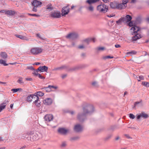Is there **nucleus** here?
Here are the masks:
<instances>
[{
  "instance_id": "1",
  "label": "nucleus",
  "mask_w": 149,
  "mask_h": 149,
  "mask_svg": "<svg viewBox=\"0 0 149 149\" xmlns=\"http://www.w3.org/2000/svg\"><path fill=\"white\" fill-rule=\"evenodd\" d=\"M83 112L78 114L77 119L81 122H83L86 119V115L90 114L94 111V108L92 104L84 102L82 105Z\"/></svg>"
},
{
  "instance_id": "14",
  "label": "nucleus",
  "mask_w": 149,
  "mask_h": 149,
  "mask_svg": "<svg viewBox=\"0 0 149 149\" xmlns=\"http://www.w3.org/2000/svg\"><path fill=\"white\" fill-rule=\"evenodd\" d=\"M30 140L31 141H33L38 139L39 138L38 134L34 133L30 135Z\"/></svg>"
},
{
  "instance_id": "60",
  "label": "nucleus",
  "mask_w": 149,
  "mask_h": 149,
  "mask_svg": "<svg viewBox=\"0 0 149 149\" xmlns=\"http://www.w3.org/2000/svg\"><path fill=\"white\" fill-rule=\"evenodd\" d=\"M142 53H143V54H144V56H145L147 55H149V54H147V52L145 51H143Z\"/></svg>"
},
{
  "instance_id": "42",
  "label": "nucleus",
  "mask_w": 149,
  "mask_h": 149,
  "mask_svg": "<svg viewBox=\"0 0 149 149\" xmlns=\"http://www.w3.org/2000/svg\"><path fill=\"white\" fill-rule=\"evenodd\" d=\"M78 69V68L77 67H73L72 68H70V69H69L68 70L69 71H74L75 70H76L77 69Z\"/></svg>"
},
{
  "instance_id": "29",
  "label": "nucleus",
  "mask_w": 149,
  "mask_h": 149,
  "mask_svg": "<svg viewBox=\"0 0 149 149\" xmlns=\"http://www.w3.org/2000/svg\"><path fill=\"white\" fill-rule=\"evenodd\" d=\"M46 8L47 9L51 10L53 9V7L52 6L51 4L49 3L46 6Z\"/></svg>"
},
{
  "instance_id": "56",
  "label": "nucleus",
  "mask_w": 149,
  "mask_h": 149,
  "mask_svg": "<svg viewBox=\"0 0 149 149\" xmlns=\"http://www.w3.org/2000/svg\"><path fill=\"white\" fill-rule=\"evenodd\" d=\"M37 7H36V6H34L33 7V9H32V11L34 12H36L37 11Z\"/></svg>"
},
{
  "instance_id": "21",
  "label": "nucleus",
  "mask_w": 149,
  "mask_h": 149,
  "mask_svg": "<svg viewBox=\"0 0 149 149\" xmlns=\"http://www.w3.org/2000/svg\"><path fill=\"white\" fill-rule=\"evenodd\" d=\"M68 66L65 65H64L62 66L61 67L55 68L53 69V70H61L63 69H68Z\"/></svg>"
},
{
  "instance_id": "13",
  "label": "nucleus",
  "mask_w": 149,
  "mask_h": 149,
  "mask_svg": "<svg viewBox=\"0 0 149 149\" xmlns=\"http://www.w3.org/2000/svg\"><path fill=\"white\" fill-rule=\"evenodd\" d=\"M44 119L46 122L48 123L53 120V116L51 114H47L44 117Z\"/></svg>"
},
{
  "instance_id": "49",
  "label": "nucleus",
  "mask_w": 149,
  "mask_h": 149,
  "mask_svg": "<svg viewBox=\"0 0 149 149\" xmlns=\"http://www.w3.org/2000/svg\"><path fill=\"white\" fill-rule=\"evenodd\" d=\"M97 83L96 81H94L92 83V85L95 87H97Z\"/></svg>"
},
{
  "instance_id": "4",
  "label": "nucleus",
  "mask_w": 149,
  "mask_h": 149,
  "mask_svg": "<svg viewBox=\"0 0 149 149\" xmlns=\"http://www.w3.org/2000/svg\"><path fill=\"white\" fill-rule=\"evenodd\" d=\"M43 49L41 48L35 47L31 49L30 50L31 53L33 55H36L41 53Z\"/></svg>"
},
{
  "instance_id": "38",
  "label": "nucleus",
  "mask_w": 149,
  "mask_h": 149,
  "mask_svg": "<svg viewBox=\"0 0 149 149\" xmlns=\"http://www.w3.org/2000/svg\"><path fill=\"white\" fill-rule=\"evenodd\" d=\"M136 54V52L135 51H132L128 52L127 53V54H130L131 55L135 54Z\"/></svg>"
},
{
  "instance_id": "3",
  "label": "nucleus",
  "mask_w": 149,
  "mask_h": 149,
  "mask_svg": "<svg viewBox=\"0 0 149 149\" xmlns=\"http://www.w3.org/2000/svg\"><path fill=\"white\" fill-rule=\"evenodd\" d=\"M108 7L105 5H100L97 7V10L100 13H105L108 10Z\"/></svg>"
},
{
  "instance_id": "19",
  "label": "nucleus",
  "mask_w": 149,
  "mask_h": 149,
  "mask_svg": "<svg viewBox=\"0 0 149 149\" xmlns=\"http://www.w3.org/2000/svg\"><path fill=\"white\" fill-rule=\"evenodd\" d=\"M124 22H129L132 19V17L129 15H126L125 17H123Z\"/></svg>"
},
{
  "instance_id": "12",
  "label": "nucleus",
  "mask_w": 149,
  "mask_h": 149,
  "mask_svg": "<svg viewBox=\"0 0 149 149\" xmlns=\"http://www.w3.org/2000/svg\"><path fill=\"white\" fill-rule=\"evenodd\" d=\"M68 130L64 128H59L58 130V132L60 134L62 135H66Z\"/></svg>"
},
{
  "instance_id": "31",
  "label": "nucleus",
  "mask_w": 149,
  "mask_h": 149,
  "mask_svg": "<svg viewBox=\"0 0 149 149\" xmlns=\"http://www.w3.org/2000/svg\"><path fill=\"white\" fill-rule=\"evenodd\" d=\"M1 56L3 58H6L7 57V55L5 52H2L1 53Z\"/></svg>"
},
{
  "instance_id": "48",
  "label": "nucleus",
  "mask_w": 149,
  "mask_h": 149,
  "mask_svg": "<svg viewBox=\"0 0 149 149\" xmlns=\"http://www.w3.org/2000/svg\"><path fill=\"white\" fill-rule=\"evenodd\" d=\"M38 71H37V69L36 71L35 70H34V71L33 72V74H34L35 75L37 76L39 74L38 73Z\"/></svg>"
},
{
  "instance_id": "55",
  "label": "nucleus",
  "mask_w": 149,
  "mask_h": 149,
  "mask_svg": "<svg viewBox=\"0 0 149 149\" xmlns=\"http://www.w3.org/2000/svg\"><path fill=\"white\" fill-rule=\"evenodd\" d=\"M38 101H39V100L36 103H35V104L38 107H39L40 106V102H38Z\"/></svg>"
},
{
  "instance_id": "16",
  "label": "nucleus",
  "mask_w": 149,
  "mask_h": 149,
  "mask_svg": "<svg viewBox=\"0 0 149 149\" xmlns=\"http://www.w3.org/2000/svg\"><path fill=\"white\" fill-rule=\"evenodd\" d=\"M42 3L37 0H34L32 3V5L33 6H36V7H40Z\"/></svg>"
},
{
  "instance_id": "10",
  "label": "nucleus",
  "mask_w": 149,
  "mask_h": 149,
  "mask_svg": "<svg viewBox=\"0 0 149 149\" xmlns=\"http://www.w3.org/2000/svg\"><path fill=\"white\" fill-rule=\"evenodd\" d=\"M83 127L79 124L75 125L74 128V131L77 132H79L82 130Z\"/></svg>"
},
{
  "instance_id": "64",
  "label": "nucleus",
  "mask_w": 149,
  "mask_h": 149,
  "mask_svg": "<svg viewBox=\"0 0 149 149\" xmlns=\"http://www.w3.org/2000/svg\"><path fill=\"white\" fill-rule=\"evenodd\" d=\"M115 46L116 48H118L120 47V45L119 44L115 45Z\"/></svg>"
},
{
  "instance_id": "45",
  "label": "nucleus",
  "mask_w": 149,
  "mask_h": 149,
  "mask_svg": "<svg viewBox=\"0 0 149 149\" xmlns=\"http://www.w3.org/2000/svg\"><path fill=\"white\" fill-rule=\"evenodd\" d=\"M28 15L30 16H35L38 17L40 16V15H37L36 14H32L31 13H28Z\"/></svg>"
},
{
  "instance_id": "37",
  "label": "nucleus",
  "mask_w": 149,
  "mask_h": 149,
  "mask_svg": "<svg viewBox=\"0 0 149 149\" xmlns=\"http://www.w3.org/2000/svg\"><path fill=\"white\" fill-rule=\"evenodd\" d=\"M36 95L39 96H42L44 93L41 91H38L36 93Z\"/></svg>"
},
{
  "instance_id": "47",
  "label": "nucleus",
  "mask_w": 149,
  "mask_h": 149,
  "mask_svg": "<svg viewBox=\"0 0 149 149\" xmlns=\"http://www.w3.org/2000/svg\"><path fill=\"white\" fill-rule=\"evenodd\" d=\"M49 87L51 90L52 89L54 88V89H56L57 88V87L54 86H53L49 85Z\"/></svg>"
},
{
  "instance_id": "58",
  "label": "nucleus",
  "mask_w": 149,
  "mask_h": 149,
  "mask_svg": "<svg viewBox=\"0 0 149 149\" xmlns=\"http://www.w3.org/2000/svg\"><path fill=\"white\" fill-rule=\"evenodd\" d=\"M7 10H3L0 11V12L1 13H5L6 14V12Z\"/></svg>"
},
{
  "instance_id": "30",
  "label": "nucleus",
  "mask_w": 149,
  "mask_h": 149,
  "mask_svg": "<svg viewBox=\"0 0 149 149\" xmlns=\"http://www.w3.org/2000/svg\"><path fill=\"white\" fill-rule=\"evenodd\" d=\"M67 146V142L66 141H63L61 142L60 145V147L62 148H65Z\"/></svg>"
},
{
  "instance_id": "40",
  "label": "nucleus",
  "mask_w": 149,
  "mask_h": 149,
  "mask_svg": "<svg viewBox=\"0 0 149 149\" xmlns=\"http://www.w3.org/2000/svg\"><path fill=\"white\" fill-rule=\"evenodd\" d=\"M17 82L19 84L24 83V82L22 80V77H20L19 78V79L17 81Z\"/></svg>"
},
{
  "instance_id": "34",
  "label": "nucleus",
  "mask_w": 149,
  "mask_h": 149,
  "mask_svg": "<svg viewBox=\"0 0 149 149\" xmlns=\"http://www.w3.org/2000/svg\"><path fill=\"white\" fill-rule=\"evenodd\" d=\"M113 58V56H103L102 57V59L104 60H106L108 58Z\"/></svg>"
},
{
  "instance_id": "20",
  "label": "nucleus",
  "mask_w": 149,
  "mask_h": 149,
  "mask_svg": "<svg viewBox=\"0 0 149 149\" xmlns=\"http://www.w3.org/2000/svg\"><path fill=\"white\" fill-rule=\"evenodd\" d=\"M129 0H123L122 3H119L120 4H121V6H120L121 9H123L126 8V6L125 5L127 3Z\"/></svg>"
},
{
  "instance_id": "36",
  "label": "nucleus",
  "mask_w": 149,
  "mask_h": 149,
  "mask_svg": "<svg viewBox=\"0 0 149 149\" xmlns=\"http://www.w3.org/2000/svg\"><path fill=\"white\" fill-rule=\"evenodd\" d=\"M142 84L147 87H149V83L147 82L143 81L142 83Z\"/></svg>"
},
{
  "instance_id": "62",
  "label": "nucleus",
  "mask_w": 149,
  "mask_h": 149,
  "mask_svg": "<svg viewBox=\"0 0 149 149\" xmlns=\"http://www.w3.org/2000/svg\"><path fill=\"white\" fill-rule=\"evenodd\" d=\"M67 76V74H64L62 76V79L65 78Z\"/></svg>"
},
{
  "instance_id": "9",
  "label": "nucleus",
  "mask_w": 149,
  "mask_h": 149,
  "mask_svg": "<svg viewBox=\"0 0 149 149\" xmlns=\"http://www.w3.org/2000/svg\"><path fill=\"white\" fill-rule=\"evenodd\" d=\"M50 16L53 18H59L61 17V14L60 12L58 11L52 12L50 14Z\"/></svg>"
},
{
  "instance_id": "43",
  "label": "nucleus",
  "mask_w": 149,
  "mask_h": 149,
  "mask_svg": "<svg viewBox=\"0 0 149 149\" xmlns=\"http://www.w3.org/2000/svg\"><path fill=\"white\" fill-rule=\"evenodd\" d=\"M129 117L131 119H134L135 118V116L132 113H130L129 114Z\"/></svg>"
},
{
  "instance_id": "44",
  "label": "nucleus",
  "mask_w": 149,
  "mask_h": 149,
  "mask_svg": "<svg viewBox=\"0 0 149 149\" xmlns=\"http://www.w3.org/2000/svg\"><path fill=\"white\" fill-rule=\"evenodd\" d=\"M91 39H86L84 40V41L86 42L88 44H89V42L91 41Z\"/></svg>"
},
{
  "instance_id": "52",
  "label": "nucleus",
  "mask_w": 149,
  "mask_h": 149,
  "mask_svg": "<svg viewBox=\"0 0 149 149\" xmlns=\"http://www.w3.org/2000/svg\"><path fill=\"white\" fill-rule=\"evenodd\" d=\"M136 21L137 22L140 23L141 21V19L140 17H138L136 19Z\"/></svg>"
},
{
  "instance_id": "28",
  "label": "nucleus",
  "mask_w": 149,
  "mask_h": 149,
  "mask_svg": "<svg viewBox=\"0 0 149 149\" xmlns=\"http://www.w3.org/2000/svg\"><path fill=\"white\" fill-rule=\"evenodd\" d=\"M80 138L79 136H76L73 137H72L70 138V140L71 141H75L79 140Z\"/></svg>"
},
{
  "instance_id": "5",
  "label": "nucleus",
  "mask_w": 149,
  "mask_h": 149,
  "mask_svg": "<svg viewBox=\"0 0 149 149\" xmlns=\"http://www.w3.org/2000/svg\"><path fill=\"white\" fill-rule=\"evenodd\" d=\"M34 98H36V100H35L33 103H36L38 101L39 97L36 95H30L27 97L26 100L28 102H31L32 100V99Z\"/></svg>"
},
{
  "instance_id": "54",
  "label": "nucleus",
  "mask_w": 149,
  "mask_h": 149,
  "mask_svg": "<svg viewBox=\"0 0 149 149\" xmlns=\"http://www.w3.org/2000/svg\"><path fill=\"white\" fill-rule=\"evenodd\" d=\"M138 76L139 77H137V78H139L140 79H141V80H143L144 79V77L142 76V75H141V76Z\"/></svg>"
},
{
  "instance_id": "57",
  "label": "nucleus",
  "mask_w": 149,
  "mask_h": 149,
  "mask_svg": "<svg viewBox=\"0 0 149 149\" xmlns=\"http://www.w3.org/2000/svg\"><path fill=\"white\" fill-rule=\"evenodd\" d=\"M38 77L41 79H45V77H44L43 76H42L40 74H39L38 75Z\"/></svg>"
},
{
  "instance_id": "25",
  "label": "nucleus",
  "mask_w": 149,
  "mask_h": 149,
  "mask_svg": "<svg viewBox=\"0 0 149 149\" xmlns=\"http://www.w3.org/2000/svg\"><path fill=\"white\" fill-rule=\"evenodd\" d=\"M142 105V100L139 102H136L134 103V106L133 107V108H135L136 107L139 106H141Z\"/></svg>"
},
{
  "instance_id": "8",
  "label": "nucleus",
  "mask_w": 149,
  "mask_h": 149,
  "mask_svg": "<svg viewBox=\"0 0 149 149\" xmlns=\"http://www.w3.org/2000/svg\"><path fill=\"white\" fill-rule=\"evenodd\" d=\"M78 34L75 33H71L68 34L66 36L67 38L74 40L77 39L78 37Z\"/></svg>"
},
{
  "instance_id": "50",
  "label": "nucleus",
  "mask_w": 149,
  "mask_h": 149,
  "mask_svg": "<svg viewBox=\"0 0 149 149\" xmlns=\"http://www.w3.org/2000/svg\"><path fill=\"white\" fill-rule=\"evenodd\" d=\"M128 25L130 26H135L133 24V22L132 21H131L129 22Z\"/></svg>"
},
{
  "instance_id": "11",
  "label": "nucleus",
  "mask_w": 149,
  "mask_h": 149,
  "mask_svg": "<svg viewBox=\"0 0 149 149\" xmlns=\"http://www.w3.org/2000/svg\"><path fill=\"white\" fill-rule=\"evenodd\" d=\"M149 117V115L146 113L144 112H141L139 115H137V120H139L141 118H143L144 119H146Z\"/></svg>"
},
{
  "instance_id": "26",
  "label": "nucleus",
  "mask_w": 149,
  "mask_h": 149,
  "mask_svg": "<svg viewBox=\"0 0 149 149\" xmlns=\"http://www.w3.org/2000/svg\"><path fill=\"white\" fill-rule=\"evenodd\" d=\"M15 36L21 39L26 40H27L26 37L25 36L19 34H16Z\"/></svg>"
},
{
  "instance_id": "51",
  "label": "nucleus",
  "mask_w": 149,
  "mask_h": 149,
  "mask_svg": "<svg viewBox=\"0 0 149 149\" xmlns=\"http://www.w3.org/2000/svg\"><path fill=\"white\" fill-rule=\"evenodd\" d=\"M28 135L26 134H23L22 135L21 138L22 139H24Z\"/></svg>"
},
{
  "instance_id": "63",
  "label": "nucleus",
  "mask_w": 149,
  "mask_h": 149,
  "mask_svg": "<svg viewBox=\"0 0 149 149\" xmlns=\"http://www.w3.org/2000/svg\"><path fill=\"white\" fill-rule=\"evenodd\" d=\"M36 36L40 39L43 40V39L40 36V35L39 34H37Z\"/></svg>"
},
{
  "instance_id": "2",
  "label": "nucleus",
  "mask_w": 149,
  "mask_h": 149,
  "mask_svg": "<svg viewBox=\"0 0 149 149\" xmlns=\"http://www.w3.org/2000/svg\"><path fill=\"white\" fill-rule=\"evenodd\" d=\"M100 0H87L86 1V3H88L89 6L86 8L87 9L90 11H93L94 10V7L92 4L95 3Z\"/></svg>"
},
{
  "instance_id": "24",
  "label": "nucleus",
  "mask_w": 149,
  "mask_h": 149,
  "mask_svg": "<svg viewBox=\"0 0 149 149\" xmlns=\"http://www.w3.org/2000/svg\"><path fill=\"white\" fill-rule=\"evenodd\" d=\"M7 102H8V101H5L1 104V106H0V112L5 108L6 105L4 104H6Z\"/></svg>"
},
{
  "instance_id": "61",
  "label": "nucleus",
  "mask_w": 149,
  "mask_h": 149,
  "mask_svg": "<svg viewBox=\"0 0 149 149\" xmlns=\"http://www.w3.org/2000/svg\"><path fill=\"white\" fill-rule=\"evenodd\" d=\"M81 56L83 58H84L86 56V54L84 53H82L81 54Z\"/></svg>"
},
{
  "instance_id": "18",
  "label": "nucleus",
  "mask_w": 149,
  "mask_h": 149,
  "mask_svg": "<svg viewBox=\"0 0 149 149\" xmlns=\"http://www.w3.org/2000/svg\"><path fill=\"white\" fill-rule=\"evenodd\" d=\"M130 29L131 30H133L134 33V34L136 35V34H138L137 32L139 31L140 28L139 27L135 25L132 27Z\"/></svg>"
},
{
  "instance_id": "32",
  "label": "nucleus",
  "mask_w": 149,
  "mask_h": 149,
  "mask_svg": "<svg viewBox=\"0 0 149 149\" xmlns=\"http://www.w3.org/2000/svg\"><path fill=\"white\" fill-rule=\"evenodd\" d=\"M42 89H43L44 91H45L46 92H50L51 91V90L50 88L49 87V86L48 87H44L42 88Z\"/></svg>"
},
{
  "instance_id": "39",
  "label": "nucleus",
  "mask_w": 149,
  "mask_h": 149,
  "mask_svg": "<svg viewBox=\"0 0 149 149\" xmlns=\"http://www.w3.org/2000/svg\"><path fill=\"white\" fill-rule=\"evenodd\" d=\"M19 90H21V89L20 88H13L11 89V91H13L14 93H16Z\"/></svg>"
},
{
  "instance_id": "35",
  "label": "nucleus",
  "mask_w": 149,
  "mask_h": 149,
  "mask_svg": "<svg viewBox=\"0 0 149 149\" xmlns=\"http://www.w3.org/2000/svg\"><path fill=\"white\" fill-rule=\"evenodd\" d=\"M0 63L1 64L3 65L4 66H7L8 65V64L6 63V61L2 59L0 60Z\"/></svg>"
},
{
  "instance_id": "27",
  "label": "nucleus",
  "mask_w": 149,
  "mask_h": 149,
  "mask_svg": "<svg viewBox=\"0 0 149 149\" xmlns=\"http://www.w3.org/2000/svg\"><path fill=\"white\" fill-rule=\"evenodd\" d=\"M122 22H124V21H123V17H122L118 20L116 21V23L118 25H120L121 24Z\"/></svg>"
},
{
  "instance_id": "22",
  "label": "nucleus",
  "mask_w": 149,
  "mask_h": 149,
  "mask_svg": "<svg viewBox=\"0 0 149 149\" xmlns=\"http://www.w3.org/2000/svg\"><path fill=\"white\" fill-rule=\"evenodd\" d=\"M135 36H134L132 37V41H135L137 39H139L141 38V35L137 34L135 35Z\"/></svg>"
},
{
  "instance_id": "6",
  "label": "nucleus",
  "mask_w": 149,
  "mask_h": 149,
  "mask_svg": "<svg viewBox=\"0 0 149 149\" xmlns=\"http://www.w3.org/2000/svg\"><path fill=\"white\" fill-rule=\"evenodd\" d=\"M70 5L68 4L67 6H64L62 9L61 15L62 16H64L67 15L70 12V9L69 7Z\"/></svg>"
},
{
  "instance_id": "7",
  "label": "nucleus",
  "mask_w": 149,
  "mask_h": 149,
  "mask_svg": "<svg viewBox=\"0 0 149 149\" xmlns=\"http://www.w3.org/2000/svg\"><path fill=\"white\" fill-rule=\"evenodd\" d=\"M121 4H119V3L115 1L112 2L110 3V7L113 9H121L120 6H121Z\"/></svg>"
},
{
  "instance_id": "17",
  "label": "nucleus",
  "mask_w": 149,
  "mask_h": 149,
  "mask_svg": "<svg viewBox=\"0 0 149 149\" xmlns=\"http://www.w3.org/2000/svg\"><path fill=\"white\" fill-rule=\"evenodd\" d=\"M52 102V100L51 98H48L46 99L43 101V103L46 105H50Z\"/></svg>"
},
{
  "instance_id": "46",
  "label": "nucleus",
  "mask_w": 149,
  "mask_h": 149,
  "mask_svg": "<svg viewBox=\"0 0 149 149\" xmlns=\"http://www.w3.org/2000/svg\"><path fill=\"white\" fill-rule=\"evenodd\" d=\"M26 69L30 70H35V69L33 68V67L32 66H28L26 68Z\"/></svg>"
},
{
  "instance_id": "33",
  "label": "nucleus",
  "mask_w": 149,
  "mask_h": 149,
  "mask_svg": "<svg viewBox=\"0 0 149 149\" xmlns=\"http://www.w3.org/2000/svg\"><path fill=\"white\" fill-rule=\"evenodd\" d=\"M105 48L104 47H99L95 48V50L97 51H103L105 50Z\"/></svg>"
},
{
  "instance_id": "23",
  "label": "nucleus",
  "mask_w": 149,
  "mask_h": 149,
  "mask_svg": "<svg viewBox=\"0 0 149 149\" xmlns=\"http://www.w3.org/2000/svg\"><path fill=\"white\" fill-rule=\"evenodd\" d=\"M15 12L12 10H7L6 12V14L9 15L11 16H13L15 14Z\"/></svg>"
},
{
  "instance_id": "53",
  "label": "nucleus",
  "mask_w": 149,
  "mask_h": 149,
  "mask_svg": "<svg viewBox=\"0 0 149 149\" xmlns=\"http://www.w3.org/2000/svg\"><path fill=\"white\" fill-rule=\"evenodd\" d=\"M78 48L79 49H83L85 48L84 46L83 45H80L78 46Z\"/></svg>"
},
{
  "instance_id": "41",
  "label": "nucleus",
  "mask_w": 149,
  "mask_h": 149,
  "mask_svg": "<svg viewBox=\"0 0 149 149\" xmlns=\"http://www.w3.org/2000/svg\"><path fill=\"white\" fill-rule=\"evenodd\" d=\"M112 136V135L111 134H109L108 135L105 139V140L106 141H107L109 139H110Z\"/></svg>"
},
{
  "instance_id": "59",
  "label": "nucleus",
  "mask_w": 149,
  "mask_h": 149,
  "mask_svg": "<svg viewBox=\"0 0 149 149\" xmlns=\"http://www.w3.org/2000/svg\"><path fill=\"white\" fill-rule=\"evenodd\" d=\"M115 15H114L113 14H111V15H107V16L108 17H113Z\"/></svg>"
},
{
  "instance_id": "15",
  "label": "nucleus",
  "mask_w": 149,
  "mask_h": 149,
  "mask_svg": "<svg viewBox=\"0 0 149 149\" xmlns=\"http://www.w3.org/2000/svg\"><path fill=\"white\" fill-rule=\"evenodd\" d=\"M48 69V67L44 65L39 67L37 69V71H39L41 72H47Z\"/></svg>"
}]
</instances>
